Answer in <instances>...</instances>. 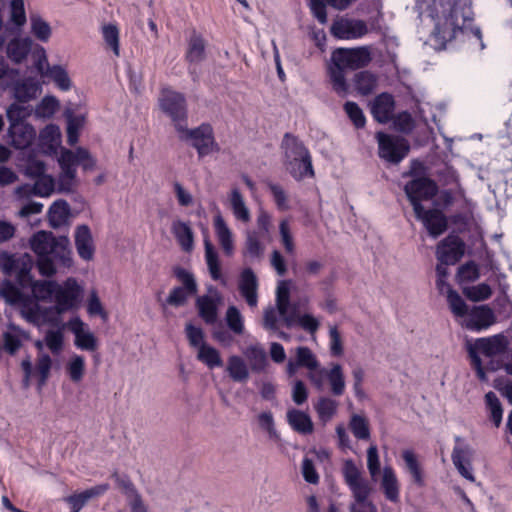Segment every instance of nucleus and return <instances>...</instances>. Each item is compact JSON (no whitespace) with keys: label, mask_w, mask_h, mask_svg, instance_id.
Masks as SVG:
<instances>
[{"label":"nucleus","mask_w":512,"mask_h":512,"mask_svg":"<svg viewBox=\"0 0 512 512\" xmlns=\"http://www.w3.org/2000/svg\"><path fill=\"white\" fill-rule=\"evenodd\" d=\"M30 246L38 257L37 266L43 276H52L58 267L72 264L70 242L66 236L55 237L52 232L41 230L32 236Z\"/></svg>","instance_id":"1"},{"label":"nucleus","mask_w":512,"mask_h":512,"mask_svg":"<svg viewBox=\"0 0 512 512\" xmlns=\"http://www.w3.org/2000/svg\"><path fill=\"white\" fill-rule=\"evenodd\" d=\"M428 10L435 23L433 36L441 46L451 42L462 31L466 17L461 14L460 21L459 9L451 0H432Z\"/></svg>","instance_id":"2"},{"label":"nucleus","mask_w":512,"mask_h":512,"mask_svg":"<svg viewBox=\"0 0 512 512\" xmlns=\"http://www.w3.org/2000/svg\"><path fill=\"white\" fill-rule=\"evenodd\" d=\"M342 474L353 499L349 505V512H377L376 505L369 499L373 491L372 485L353 460H345Z\"/></svg>","instance_id":"3"},{"label":"nucleus","mask_w":512,"mask_h":512,"mask_svg":"<svg viewBox=\"0 0 512 512\" xmlns=\"http://www.w3.org/2000/svg\"><path fill=\"white\" fill-rule=\"evenodd\" d=\"M507 346L508 341L506 337L502 334H497L487 338H480L475 342L474 346L469 348L468 353L471 359V365L476 371L480 381H488L480 355L490 358L486 368L490 371H496L500 368V362L495 361L493 358L504 354L507 350Z\"/></svg>","instance_id":"4"},{"label":"nucleus","mask_w":512,"mask_h":512,"mask_svg":"<svg viewBox=\"0 0 512 512\" xmlns=\"http://www.w3.org/2000/svg\"><path fill=\"white\" fill-rule=\"evenodd\" d=\"M58 163L61 168L58 179L59 189L65 192L71 191L74 186L78 165H82L84 170H91L95 165V161L89 152L81 147L77 148L76 151L63 149L58 158Z\"/></svg>","instance_id":"5"},{"label":"nucleus","mask_w":512,"mask_h":512,"mask_svg":"<svg viewBox=\"0 0 512 512\" xmlns=\"http://www.w3.org/2000/svg\"><path fill=\"white\" fill-rule=\"evenodd\" d=\"M161 110L171 119L177 132L185 131L187 125V103L185 96L170 88H163L159 98Z\"/></svg>","instance_id":"6"},{"label":"nucleus","mask_w":512,"mask_h":512,"mask_svg":"<svg viewBox=\"0 0 512 512\" xmlns=\"http://www.w3.org/2000/svg\"><path fill=\"white\" fill-rule=\"evenodd\" d=\"M185 131H179V138L184 141H190L196 148L200 157L207 156L220 150L219 145L214 140L213 129L209 124H202L195 129H189L186 125Z\"/></svg>","instance_id":"7"},{"label":"nucleus","mask_w":512,"mask_h":512,"mask_svg":"<svg viewBox=\"0 0 512 512\" xmlns=\"http://www.w3.org/2000/svg\"><path fill=\"white\" fill-rule=\"evenodd\" d=\"M376 140L379 157L392 164L400 163L410 151L408 141L402 137L377 132Z\"/></svg>","instance_id":"8"},{"label":"nucleus","mask_w":512,"mask_h":512,"mask_svg":"<svg viewBox=\"0 0 512 512\" xmlns=\"http://www.w3.org/2000/svg\"><path fill=\"white\" fill-rule=\"evenodd\" d=\"M404 191L414 212H418L423 207L421 201L432 199L438 192V186L428 177H417L406 183Z\"/></svg>","instance_id":"9"},{"label":"nucleus","mask_w":512,"mask_h":512,"mask_svg":"<svg viewBox=\"0 0 512 512\" xmlns=\"http://www.w3.org/2000/svg\"><path fill=\"white\" fill-rule=\"evenodd\" d=\"M175 276L182 285L174 287L165 300V304L173 307L184 306L191 296L198 292V285L192 273L183 268L175 270Z\"/></svg>","instance_id":"10"},{"label":"nucleus","mask_w":512,"mask_h":512,"mask_svg":"<svg viewBox=\"0 0 512 512\" xmlns=\"http://www.w3.org/2000/svg\"><path fill=\"white\" fill-rule=\"evenodd\" d=\"M332 63L344 69L356 70L367 66L372 58L368 47L338 48L332 52Z\"/></svg>","instance_id":"11"},{"label":"nucleus","mask_w":512,"mask_h":512,"mask_svg":"<svg viewBox=\"0 0 512 512\" xmlns=\"http://www.w3.org/2000/svg\"><path fill=\"white\" fill-rule=\"evenodd\" d=\"M56 286L53 302L57 312L63 313L76 307L82 294V288L76 279L68 278Z\"/></svg>","instance_id":"12"},{"label":"nucleus","mask_w":512,"mask_h":512,"mask_svg":"<svg viewBox=\"0 0 512 512\" xmlns=\"http://www.w3.org/2000/svg\"><path fill=\"white\" fill-rule=\"evenodd\" d=\"M465 243L457 236L450 234L441 240L436 247V258L444 264H456L464 255Z\"/></svg>","instance_id":"13"},{"label":"nucleus","mask_w":512,"mask_h":512,"mask_svg":"<svg viewBox=\"0 0 512 512\" xmlns=\"http://www.w3.org/2000/svg\"><path fill=\"white\" fill-rule=\"evenodd\" d=\"M454 440L456 445L454 446L451 455L452 462L462 477L470 482H474L475 477L471 466L473 450L468 444L463 443V439L460 436H455Z\"/></svg>","instance_id":"14"},{"label":"nucleus","mask_w":512,"mask_h":512,"mask_svg":"<svg viewBox=\"0 0 512 512\" xmlns=\"http://www.w3.org/2000/svg\"><path fill=\"white\" fill-rule=\"evenodd\" d=\"M330 31L337 39L349 40L363 37L368 28L363 20L340 18L333 22Z\"/></svg>","instance_id":"15"},{"label":"nucleus","mask_w":512,"mask_h":512,"mask_svg":"<svg viewBox=\"0 0 512 512\" xmlns=\"http://www.w3.org/2000/svg\"><path fill=\"white\" fill-rule=\"evenodd\" d=\"M414 213L416 218L422 222L431 237L437 238L447 230V218L442 211L438 209H425L422 207L421 211Z\"/></svg>","instance_id":"16"},{"label":"nucleus","mask_w":512,"mask_h":512,"mask_svg":"<svg viewBox=\"0 0 512 512\" xmlns=\"http://www.w3.org/2000/svg\"><path fill=\"white\" fill-rule=\"evenodd\" d=\"M41 57L36 63L39 73L46 78L52 80L59 89L67 91L71 88V81L66 70L60 65L50 67L47 63L45 49L40 48Z\"/></svg>","instance_id":"17"},{"label":"nucleus","mask_w":512,"mask_h":512,"mask_svg":"<svg viewBox=\"0 0 512 512\" xmlns=\"http://www.w3.org/2000/svg\"><path fill=\"white\" fill-rule=\"evenodd\" d=\"M36 138V130L29 123H11L7 131V141L15 149L28 148Z\"/></svg>","instance_id":"18"},{"label":"nucleus","mask_w":512,"mask_h":512,"mask_svg":"<svg viewBox=\"0 0 512 512\" xmlns=\"http://www.w3.org/2000/svg\"><path fill=\"white\" fill-rule=\"evenodd\" d=\"M258 278L251 268L241 271L238 281V289L246 303L254 308L258 304Z\"/></svg>","instance_id":"19"},{"label":"nucleus","mask_w":512,"mask_h":512,"mask_svg":"<svg viewBox=\"0 0 512 512\" xmlns=\"http://www.w3.org/2000/svg\"><path fill=\"white\" fill-rule=\"evenodd\" d=\"M318 366L319 362L311 349L306 346H299L295 350V359L288 360L286 372L289 377H292L301 367L310 371L315 370Z\"/></svg>","instance_id":"20"},{"label":"nucleus","mask_w":512,"mask_h":512,"mask_svg":"<svg viewBox=\"0 0 512 512\" xmlns=\"http://www.w3.org/2000/svg\"><path fill=\"white\" fill-rule=\"evenodd\" d=\"M69 329L75 336V346L83 351L94 352L98 348V341L95 335L90 331L84 330V323L78 317L69 321Z\"/></svg>","instance_id":"21"},{"label":"nucleus","mask_w":512,"mask_h":512,"mask_svg":"<svg viewBox=\"0 0 512 512\" xmlns=\"http://www.w3.org/2000/svg\"><path fill=\"white\" fill-rule=\"evenodd\" d=\"M394 110V97L386 92L377 95L371 104V114L373 118L382 124H386L392 120Z\"/></svg>","instance_id":"22"},{"label":"nucleus","mask_w":512,"mask_h":512,"mask_svg":"<svg viewBox=\"0 0 512 512\" xmlns=\"http://www.w3.org/2000/svg\"><path fill=\"white\" fill-rule=\"evenodd\" d=\"M465 326L471 331H482L487 329L495 322V315L493 310L487 306L482 305L475 307L468 314L465 321Z\"/></svg>","instance_id":"23"},{"label":"nucleus","mask_w":512,"mask_h":512,"mask_svg":"<svg viewBox=\"0 0 512 512\" xmlns=\"http://www.w3.org/2000/svg\"><path fill=\"white\" fill-rule=\"evenodd\" d=\"M62 134L55 124L45 126L39 134V147L43 153L54 155L61 145Z\"/></svg>","instance_id":"24"},{"label":"nucleus","mask_w":512,"mask_h":512,"mask_svg":"<svg viewBox=\"0 0 512 512\" xmlns=\"http://www.w3.org/2000/svg\"><path fill=\"white\" fill-rule=\"evenodd\" d=\"M221 300L220 295L215 290V298L209 295L199 296L195 305L199 316L207 324H214L218 317V305Z\"/></svg>","instance_id":"25"},{"label":"nucleus","mask_w":512,"mask_h":512,"mask_svg":"<svg viewBox=\"0 0 512 512\" xmlns=\"http://www.w3.org/2000/svg\"><path fill=\"white\" fill-rule=\"evenodd\" d=\"M75 246L78 255L85 261L93 259L95 246L90 228L87 225H80L75 231Z\"/></svg>","instance_id":"26"},{"label":"nucleus","mask_w":512,"mask_h":512,"mask_svg":"<svg viewBox=\"0 0 512 512\" xmlns=\"http://www.w3.org/2000/svg\"><path fill=\"white\" fill-rule=\"evenodd\" d=\"M290 291L286 281H281L276 290V306L282 316V320L286 327L290 328L295 324V313L289 312Z\"/></svg>","instance_id":"27"},{"label":"nucleus","mask_w":512,"mask_h":512,"mask_svg":"<svg viewBox=\"0 0 512 512\" xmlns=\"http://www.w3.org/2000/svg\"><path fill=\"white\" fill-rule=\"evenodd\" d=\"M242 354L249 362V367L253 372H263L268 365V357L262 344L252 343L242 349Z\"/></svg>","instance_id":"28"},{"label":"nucleus","mask_w":512,"mask_h":512,"mask_svg":"<svg viewBox=\"0 0 512 512\" xmlns=\"http://www.w3.org/2000/svg\"><path fill=\"white\" fill-rule=\"evenodd\" d=\"M213 225H214L215 235L218 239V242H219L224 254L227 256L233 255L234 250H235L233 235H232L230 228L228 227V225L226 224L224 218L222 217V215L220 213L215 215Z\"/></svg>","instance_id":"29"},{"label":"nucleus","mask_w":512,"mask_h":512,"mask_svg":"<svg viewBox=\"0 0 512 512\" xmlns=\"http://www.w3.org/2000/svg\"><path fill=\"white\" fill-rule=\"evenodd\" d=\"M380 487L383 491L385 498L392 502L398 503L400 500V485L396 473L391 466L383 468L382 479Z\"/></svg>","instance_id":"30"},{"label":"nucleus","mask_w":512,"mask_h":512,"mask_svg":"<svg viewBox=\"0 0 512 512\" xmlns=\"http://www.w3.org/2000/svg\"><path fill=\"white\" fill-rule=\"evenodd\" d=\"M286 170L296 180L301 181L305 177H314V169L310 153L295 160L284 162Z\"/></svg>","instance_id":"31"},{"label":"nucleus","mask_w":512,"mask_h":512,"mask_svg":"<svg viewBox=\"0 0 512 512\" xmlns=\"http://www.w3.org/2000/svg\"><path fill=\"white\" fill-rule=\"evenodd\" d=\"M32 40L29 37H16L10 40L6 46L7 57L16 64L22 63L32 48Z\"/></svg>","instance_id":"32"},{"label":"nucleus","mask_w":512,"mask_h":512,"mask_svg":"<svg viewBox=\"0 0 512 512\" xmlns=\"http://www.w3.org/2000/svg\"><path fill=\"white\" fill-rule=\"evenodd\" d=\"M40 85L34 78H25L14 85L13 93L16 100L21 103L35 99L40 93Z\"/></svg>","instance_id":"33"},{"label":"nucleus","mask_w":512,"mask_h":512,"mask_svg":"<svg viewBox=\"0 0 512 512\" xmlns=\"http://www.w3.org/2000/svg\"><path fill=\"white\" fill-rule=\"evenodd\" d=\"M287 422L294 431L303 435L311 434L314 430L311 417L301 410H288Z\"/></svg>","instance_id":"34"},{"label":"nucleus","mask_w":512,"mask_h":512,"mask_svg":"<svg viewBox=\"0 0 512 512\" xmlns=\"http://www.w3.org/2000/svg\"><path fill=\"white\" fill-rule=\"evenodd\" d=\"M401 457L405 463V467L412 477L413 482L418 487L425 485L424 471L418 460V456L411 449H405L401 453Z\"/></svg>","instance_id":"35"},{"label":"nucleus","mask_w":512,"mask_h":512,"mask_svg":"<svg viewBox=\"0 0 512 512\" xmlns=\"http://www.w3.org/2000/svg\"><path fill=\"white\" fill-rule=\"evenodd\" d=\"M281 148L284 151V162L295 160V158L309 154L303 142L290 133L284 135Z\"/></svg>","instance_id":"36"},{"label":"nucleus","mask_w":512,"mask_h":512,"mask_svg":"<svg viewBox=\"0 0 512 512\" xmlns=\"http://www.w3.org/2000/svg\"><path fill=\"white\" fill-rule=\"evenodd\" d=\"M250 367L238 355H232L227 360L226 371L229 377L238 383H245L249 379Z\"/></svg>","instance_id":"37"},{"label":"nucleus","mask_w":512,"mask_h":512,"mask_svg":"<svg viewBox=\"0 0 512 512\" xmlns=\"http://www.w3.org/2000/svg\"><path fill=\"white\" fill-rule=\"evenodd\" d=\"M204 248H205V260L210 273L211 278L214 281H221L223 285L226 284V280L223 278L221 273L220 262L218 258V253L211 243L209 238L204 239Z\"/></svg>","instance_id":"38"},{"label":"nucleus","mask_w":512,"mask_h":512,"mask_svg":"<svg viewBox=\"0 0 512 512\" xmlns=\"http://www.w3.org/2000/svg\"><path fill=\"white\" fill-rule=\"evenodd\" d=\"M260 232L255 230H248L246 232L245 244L243 254L250 259L259 260L262 258L265 246L262 244L261 239H264Z\"/></svg>","instance_id":"39"},{"label":"nucleus","mask_w":512,"mask_h":512,"mask_svg":"<svg viewBox=\"0 0 512 512\" xmlns=\"http://www.w3.org/2000/svg\"><path fill=\"white\" fill-rule=\"evenodd\" d=\"M171 230L181 248L186 252L191 251L194 241L191 227L187 223L177 220L172 223Z\"/></svg>","instance_id":"40"},{"label":"nucleus","mask_w":512,"mask_h":512,"mask_svg":"<svg viewBox=\"0 0 512 512\" xmlns=\"http://www.w3.org/2000/svg\"><path fill=\"white\" fill-rule=\"evenodd\" d=\"M327 381L330 385V391L334 396H341L345 392V377L343 368L338 363H331L327 373Z\"/></svg>","instance_id":"41"},{"label":"nucleus","mask_w":512,"mask_h":512,"mask_svg":"<svg viewBox=\"0 0 512 512\" xmlns=\"http://www.w3.org/2000/svg\"><path fill=\"white\" fill-rule=\"evenodd\" d=\"M205 58V41L200 34L194 32L189 41L186 59L190 63H199Z\"/></svg>","instance_id":"42"},{"label":"nucleus","mask_w":512,"mask_h":512,"mask_svg":"<svg viewBox=\"0 0 512 512\" xmlns=\"http://www.w3.org/2000/svg\"><path fill=\"white\" fill-rule=\"evenodd\" d=\"M70 214V206L65 200L55 201L49 208V222L52 227L57 228L66 223Z\"/></svg>","instance_id":"43"},{"label":"nucleus","mask_w":512,"mask_h":512,"mask_svg":"<svg viewBox=\"0 0 512 512\" xmlns=\"http://www.w3.org/2000/svg\"><path fill=\"white\" fill-rule=\"evenodd\" d=\"M32 259L28 254L21 255V262L19 263L14 275L16 281L21 288H28L34 282L32 275Z\"/></svg>","instance_id":"44"},{"label":"nucleus","mask_w":512,"mask_h":512,"mask_svg":"<svg viewBox=\"0 0 512 512\" xmlns=\"http://www.w3.org/2000/svg\"><path fill=\"white\" fill-rule=\"evenodd\" d=\"M57 282L52 280L34 281L30 288L33 296L42 301H53Z\"/></svg>","instance_id":"45"},{"label":"nucleus","mask_w":512,"mask_h":512,"mask_svg":"<svg viewBox=\"0 0 512 512\" xmlns=\"http://www.w3.org/2000/svg\"><path fill=\"white\" fill-rule=\"evenodd\" d=\"M338 402L330 397H320L315 404V410L320 421L324 424L332 420L336 415Z\"/></svg>","instance_id":"46"},{"label":"nucleus","mask_w":512,"mask_h":512,"mask_svg":"<svg viewBox=\"0 0 512 512\" xmlns=\"http://www.w3.org/2000/svg\"><path fill=\"white\" fill-rule=\"evenodd\" d=\"M377 85L376 76L369 71H360L354 76V86L355 89L361 95H369L371 94Z\"/></svg>","instance_id":"47"},{"label":"nucleus","mask_w":512,"mask_h":512,"mask_svg":"<svg viewBox=\"0 0 512 512\" xmlns=\"http://www.w3.org/2000/svg\"><path fill=\"white\" fill-rule=\"evenodd\" d=\"M230 204L235 218L243 223L251 219L250 211L247 208L243 196L238 189H233L230 195Z\"/></svg>","instance_id":"48"},{"label":"nucleus","mask_w":512,"mask_h":512,"mask_svg":"<svg viewBox=\"0 0 512 512\" xmlns=\"http://www.w3.org/2000/svg\"><path fill=\"white\" fill-rule=\"evenodd\" d=\"M344 68L336 64L329 67V76L333 90L341 97H345L348 93V84L346 82Z\"/></svg>","instance_id":"49"},{"label":"nucleus","mask_w":512,"mask_h":512,"mask_svg":"<svg viewBox=\"0 0 512 512\" xmlns=\"http://www.w3.org/2000/svg\"><path fill=\"white\" fill-rule=\"evenodd\" d=\"M197 359L210 369L221 367L223 365L219 351L208 344L200 347L197 353Z\"/></svg>","instance_id":"50"},{"label":"nucleus","mask_w":512,"mask_h":512,"mask_svg":"<svg viewBox=\"0 0 512 512\" xmlns=\"http://www.w3.org/2000/svg\"><path fill=\"white\" fill-rule=\"evenodd\" d=\"M31 33L41 42H47L52 34V29L39 15H31L30 17Z\"/></svg>","instance_id":"51"},{"label":"nucleus","mask_w":512,"mask_h":512,"mask_svg":"<svg viewBox=\"0 0 512 512\" xmlns=\"http://www.w3.org/2000/svg\"><path fill=\"white\" fill-rule=\"evenodd\" d=\"M225 322L227 327L236 335L244 332V318L236 306H229L225 314Z\"/></svg>","instance_id":"52"},{"label":"nucleus","mask_w":512,"mask_h":512,"mask_svg":"<svg viewBox=\"0 0 512 512\" xmlns=\"http://www.w3.org/2000/svg\"><path fill=\"white\" fill-rule=\"evenodd\" d=\"M349 428L354 437L358 440L370 439V428L365 417L358 414L352 415L349 422Z\"/></svg>","instance_id":"53"},{"label":"nucleus","mask_w":512,"mask_h":512,"mask_svg":"<svg viewBox=\"0 0 512 512\" xmlns=\"http://www.w3.org/2000/svg\"><path fill=\"white\" fill-rule=\"evenodd\" d=\"M457 281L460 285L476 281L480 277V269L474 261L461 265L457 271Z\"/></svg>","instance_id":"54"},{"label":"nucleus","mask_w":512,"mask_h":512,"mask_svg":"<svg viewBox=\"0 0 512 512\" xmlns=\"http://www.w3.org/2000/svg\"><path fill=\"white\" fill-rule=\"evenodd\" d=\"M32 114V108L24 105V103H12L6 112L9 124L11 123H27L26 119Z\"/></svg>","instance_id":"55"},{"label":"nucleus","mask_w":512,"mask_h":512,"mask_svg":"<svg viewBox=\"0 0 512 512\" xmlns=\"http://www.w3.org/2000/svg\"><path fill=\"white\" fill-rule=\"evenodd\" d=\"M66 371L69 375V378L78 383L82 380L85 372V359L81 355L74 354L69 359L66 365Z\"/></svg>","instance_id":"56"},{"label":"nucleus","mask_w":512,"mask_h":512,"mask_svg":"<svg viewBox=\"0 0 512 512\" xmlns=\"http://www.w3.org/2000/svg\"><path fill=\"white\" fill-rule=\"evenodd\" d=\"M485 403L490 411L491 420L494 425L498 427L501 424L503 416V409L500 400L494 392L489 391L485 395Z\"/></svg>","instance_id":"57"},{"label":"nucleus","mask_w":512,"mask_h":512,"mask_svg":"<svg viewBox=\"0 0 512 512\" xmlns=\"http://www.w3.org/2000/svg\"><path fill=\"white\" fill-rule=\"evenodd\" d=\"M102 36L106 45L111 48L115 56L120 55L119 29L114 24H107L102 27Z\"/></svg>","instance_id":"58"},{"label":"nucleus","mask_w":512,"mask_h":512,"mask_svg":"<svg viewBox=\"0 0 512 512\" xmlns=\"http://www.w3.org/2000/svg\"><path fill=\"white\" fill-rule=\"evenodd\" d=\"M59 107L58 100L53 96H45L35 108L38 118L48 119L52 117Z\"/></svg>","instance_id":"59"},{"label":"nucleus","mask_w":512,"mask_h":512,"mask_svg":"<svg viewBox=\"0 0 512 512\" xmlns=\"http://www.w3.org/2000/svg\"><path fill=\"white\" fill-rule=\"evenodd\" d=\"M463 293L472 301H483L492 295L491 287L486 283H480L475 286L464 287Z\"/></svg>","instance_id":"60"},{"label":"nucleus","mask_w":512,"mask_h":512,"mask_svg":"<svg viewBox=\"0 0 512 512\" xmlns=\"http://www.w3.org/2000/svg\"><path fill=\"white\" fill-rule=\"evenodd\" d=\"M344 110L356 128L360 129L365 126V124H366L365 115L357 103L352 102V101H347L344 104Z\"/></svg>","instance_id":"61"},{"label":"nucleus","mask_w":512,"mask_h":512,"mask_svg":"<svg viewBox=\"0 0 512 512\" xmlns=\"http://www.w3.org/2000/svg\"><path fill=\"white\" fill-rule=\"evenodd\" d=\"M36 178L37 179L33 186L34 194L41 197L50 196L51 193L54 191L55 186L53 177L43 174L42 176H38Z\"/></svg>","instance_id":"62"},{"label":"nucleus","mask_w":512,"mask_h":512,"mask_svg":"<svg viewBox=\"0 0 512 512\" xmlns=\"http://www.w3.org/2000/svg\"><path fill=\"white\" fill-rule=\"evenodd\" d=\"M83 125V118L69 114L67 116V142L73 146L78 142L79 131Z\"/></svg>","instance_id":"63"},{"label":"nucleus","mask_w":512,"mask_h":512,"mask_svg":"<svg viewBox=\"0 0 512 512\" xmlns=\"http://www.w3.org/2000/svg\"><path fill=\"white\" fill-rule=\"evenodd\" d=\"M20 262L21 256H15L7 252L0 253V269L6 276L14 275Z\"/></svg>","instance_id":"64"}]
</instances>
